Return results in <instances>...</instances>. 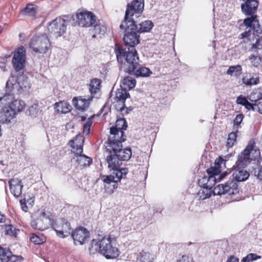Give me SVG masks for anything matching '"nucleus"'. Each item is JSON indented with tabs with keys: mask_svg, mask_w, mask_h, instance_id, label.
<instances>
[{
	"mask_svg": "<svg viewBox=\"0 0 262 262\" xmlns=\"http://www.w3.org/2000/svg\"><path fill=\"white\" fill-rule=\"evenodd\" d=\"M23 34H21V33L19 34V35L20 38L23 37Z\"/></svg>",
	"mask_w": 262,
	"mask_h": 262,
	"instance_id": "obj_59",
	"label": "nucleus"
},
{
	"mask_svg": "<svg viewBox=\"0 0 262 262\" xmlns=\"http://www.w3.org/2000/svg\"><path fill=\"white\" fill-rule=\"evenodd\" d=\"M130 96L129 94L127 92L125 89H120L117 90L116 92L115 99L117 101H121L122 103V106L120 108L121 112L125 108V100L129 97Z\"/></svg>",
	"mask_w": 262,
	"mask_h": 262,
	"instance_id": "obj_25",
	"label": "nucleus"
},
{
	"mask_svg": "<svg viewBox=\"0 0 262 262\" xmlns=\"http://www.w3.org/2000/svg\"><path fill=\"white\" fill-rule=\"evenodd\" d=\"M237 133L235 130L230 133L228 136L227 141L226 142V147L228 148L233 147L236 142Z\"/></svg>",
	"mask_w": 262,
	"mask_h": 262,
	"instance_id": "obj_38",
	"label": "nucleus"
},
{
	"mask_svg": "<svg viewBox=\"0 0 262 262\" xmlns=\"http://www.w3.org/2000/svg\"><path fill=\"white\" fill-rule=\"evenodd\" d=\"M0 251H2V250H1V246H0Z\"/></svg>",
	"mask_w": 262,
	"mask_h": 262,
	"instance_id": "obj_61",
	"label": "nucleus"
},
{
	"mask_svg": "<svg viewBox=\"0 0 262 262\" xmlns=\"http://www.w3.org/2000/svg\"><path fill=\"white\" fill-rule=\"evenodd\" d=\"M245 108L247 109L248 111L253 110L254 111L255 110V103H250L249 101L247 102V103L244 105Z\"/></svg>",
	"mask_w": 262,
	"mask_h": 262,
	"instance_id": "obj_50",
	"label": "nucleus"
},
{
	"mask_svg": "<svg viewBox=\"0 0 262 262\" xmlns=\"http://www.w3.org/2000/svg\"><path fill=\"white\" fill-rule=\"evenodd\" d=\"M255 110L257 108V111L262 114V101H259L255 103Z\"/></svg>",
	"mask_w": 262,
	"mask_h": 262,
	"instance_id": "obj_52",
	"label": "nucleus"
},
{
	"mask_svg": "<svg viewBox=\"0 0 262 262\" xmlns=\"http://www.w3.org/2000/svg\"><path fill=\"white\" fill-rule=\"evenodd\" d=\"M250 16L251 17H247L244 19V24L247 27H250L253 29L255 32L259 33V30L256 29L255 27V25L259 26L258 21L257 19V15L253 14L252 15Z\"/></svg>",
	"mask_w": 262,
	"mask_h": 262,
	"instance_id": "obj_26",
	"label": "nucleus"
},
{
	"mask_svg": "<svg viewBox=\"0 0 262 262\" xmlns=\"http://www.w3.org/2000/svg\"><path fill=\"white\" fill-rule=\"evenodd\" d=\"M92 124V119L89 118L83 125V134L88 135L90 133V128Z\"/></svg>",
	"mask_w": 262,
	"mask_h": 262,
	"instance_id": "obj_45",
	"label": "nucleus"
},
{
	"mask_svg": "<svg viewBox=\"0 0 262 262\" xmlns=\"http://www.w3.org/2000/svg\"><path fill=\"white\" fill-rule=\"evenodd\" d=\"M51 226L59 237L64 238L71 234L72 229L71 225L64 219L62 218L56 220L52 219Z\"/></svg>",
	"mask_w": 262,
	"mask_h": 262,
	"instance_id": "obj_10",
	"label": "nucleus"
},
{
	"mask_svg": "<svg viewBox=\"0 0 262 262\" xmlns=\"http://www.w3.org/2000/svg\"><path fill=\"white\" fill-rule=\"evenodd\" d=\"M248 100L247 99V98L245 97H244L242 95H240L239 96H238L237 98V99H236V103L238 104H241L242 105H245V104L247 103V102H248Z\"/></svg>",
	"mask_w": 262,
	"mask_h": 262,
	"instance_id": "obj_48",
	"label": "nucleus"
},
{
	"mask_svg": "<svg viewBox=\"0 0 262 262\" xmlns=\"http://www.w3.org/2000/svg\"><path fill=\"white\" fill-rule=\"evenodd\" d=\"M26 63V50L23 46L19 47L15 51L12 58V64L16 72L23 70Z\"/></svg>",
	"mask_w": 262,
	"mask_h": 262,
	"instance_id": "obj_15",
	"label": "nucleus"
},
{
	"mask_svg": "<svg viewBox=\"0 0 262 262\" xmlns=\"http://www.w3.org/2000/svg\"><path fill=\"white\" fill-rule=\"evenodd\" d=\"M72 102L74 106L80 111L86 110L90 105V100L83 98L82 97H74Z\"/></svg>",
	"mask_w": 262,
	"mask_h": 262,
	"instance_id": "obj_23",
	"label": "nucleus"
},
{
	"mask_svg": "<svg viewBox=\"0 0 262 262\" xmlns=\"http://www.w3.org/2000/svg\"><path fill=\"white\" fill-rule=\"evenodd\" d=\"M71 233L75 243H78L80 245L85 244L90 236V232L82 227L76 228Z\"/></svg>",
	"mask_w": 262,
	"mask_h": 262,
	"instance_id": "obj_17",
	"label": "nucleus"
},
{
	"mask_svg": "<svg viewBox=\"0 0 262 262\" xmlns=\"http://www.w3.org/2000/svg\"><path fill=\"white\" fill-rule=\"evenodd\" d=\"M89 251L91 254L99 252L107 259H113L119 255L118 248L113 246V238L110 235L104 236L101 239L92 240Z\"/></svg>",
	"mask_w": 262,
	"mask_h": 262,
	"instance_id": "obj_5",
	"label": "nucleus"
},
{
	"mask_svg": "<svg viewBox=\"0 0 262 262\" xmlns=\"http://www.w3.org/2000/svg\"><path fill=\"white\" fill-rule=\"evenodd\" d=\"M19 80L18 79L17 84L20 86V89L21 90H23L24 88H27V86L28 85V83L27 82V80H26L22 84H21L20 81H19Z\"/></svg>",
	"mask_w": 262,
	"mask_h": 262,
	"instance_id": "obj_53",
	"label": "nucleus"
},
{
	"mask_svg": "<svg viewBox=\"0 0 262 262\" xmlns=\"http://www.w3.org/2000/svg\"><path fill=\"white\" fill-rule=\"evenodd\" d=\"M15 114L8 106H5L0 111V123H8L15 117Z\"/></svg>",
	"mask_w": 262,
	"mask_h": 262,
	"instance_id": "obj_22",
	"label": "nucleus"
},
{
	"mask_svg": "<svg viewBox=\"0 0 262 262\" xmlns=\"http://www.w3.org/2000/svg\"><path fill=\"white\" fill-rule=\"evenodd\" d=\"M16 84H12L10 80L7 81L6 85V94L0 97V107L8 104V106L16 115V113L23 111L26 107V103L20 99H14L13 92Z\"/></svg>",
	"mask_w": 262,
	"mask_h": 262,
	"instance_id": "obj_6",
	"label": "nucleus"
},
{
	"mask_svg": "<svg viewBox=\"0 0 262 262\" xmlns=\"http://www.w3.org/2000/svg\"><path fill=\"white\" fill-rule=\"evenodd\" d=\"M123 84L125 86L126 88H128L129 89L134 88L136 83V81L135 79H133L130 77H126L123 79Z\"/></svg>",
	"mask_w": 262,
	"mask_h": 262,
	"instance_id": "obj_40",
	"label": "nucleus"
},
{
	"mask_svg": "<svg viewBox=\"0 0 262 262\" xmlns=\"http://www.w3.org/2000/svg\"><path fill=\"white\" fill-rule=\"evenodd\" d=\"M230 174V172H228L227 171H225L222 174H221L218 178L217 179V181H221L222 180H224L225 178H226L229 174Z\"/></svg>",
	"mask_w": 262,
	"mask_h": 262,
	"instance_id": "obj_51",
	"label": "nucleus"
},
{
	"mask_svg": "<svg viewBox=\"0 0 262 262\" xmlns=\"http://www.w3.org/2000/svg\"><path fill=\"white\" fill-rule=\"evenodd\" d=\"M6 217L4 214L0 212V224L5 222Z\"/></svg>",
	"mask_w": 262,
	"mask_h": 262,
	"instance_id": "obj_57",
	"label": "nucleus"
},
{
	"mask_svg": "<svg viewBox=\"0 0 262 262\" xmlns=\"http://www.w3.org/2000/svg\"><path fill=\"white\" fill-rule=\"evenodd\" d=\"M242 67L241 65L230 66L226 72V74L230 76L234 75L238 76L242 74Z\"/></svg>",
	"mask_w": 262,
	"mask_h": 262,
	"instance_id": "obj_36",
	"label": "nucleus"
},
{
	"mask_svg": "<svg viewBox=\"0 0 262 262\" xmlns=\"http://www.w3.org/2000/svg\"><path fill=\"white\" fill-rule=\"evenodd\" d=\"M153 26V23L151 21H144L140 24L139 29H137V32L139 34L140 33L149 32Z\"/></svg>",
	"mask_w": 262,
	"mask_h": 262,
	"instance_id": "obj_32",
	"label": "nucleus"
},
{
	"mask_svg": "<svg viewBox=\"0 0 262 262\" xmlns=\"http://www.w3.org/2000/svg\"><path fill=\"white\" fill-rule=\"evenodd\" d=\"M226 161L223 159L221 157H219L215 161L214 167H210V168H216L219 171V173L221 171V168L225 167V163Z\"/></svg>",
	"mask_w": 262,
	"mask_h": 262,
	"instance_id": "obj_43",
	"label": "nucleus"
},
{
	"mask_svg": "<svg viewBox=\"0 0 262 262\" xmlns=\"http://www.w3.org/2000/svg\"><path fill=\"white\" fill-rule=\"evenodd\" d=\"M227 262H239V259L234 255H232L228 258Z\"/></svg>",
	"mask_w": 262,
	"mask_h": 262,
	"instance_id": "obj_55",
	"label": "nucleus"
},
{
	"mask_svg": "<svg viewBox=\"0 0 262 262\" xmlns=\"http://www.w3.org/2000/svg\"><path fill=\"white\" fill-rule=\"evenodd\" d=\"M81 120H82V121H84V120H85V117H82V118H81Z\"/></svg>",
	"mask_w": 262,
	"mask_h": 262,
	"instance_id": "obj_60",
	"label": "nucleus"
},
{
	"mask_svg": "<svg viewBox=\"0 0 262 262\" xmlns=\"http://www.w3.org/2000/svg\"><path fill=\"white\" fill-rule=\"evenodd\" d=\"M9 261L10 262H20L19 258L14 255H12L11 257V259H10Z\"/></svg>",
	"mask_w": 262,
	"mask_h": 262,
	"instance_id": "obj_56",
	"label": "nucleus"
},
{
	"mask_svg": "<svg viewBox=\"0 0 262 262\" xmlns=\"http://www.w3.org/2000/svg\"><path fill=\"white\" fill-rule=\"evenodd\" d=\"M259 165L262 167V157L259 158Z\"/></svg>",
	"mask_w": 262,
	"mask_h": 262,
	"instance_id": "obj_58",
	"label": "nucleus"
},
{
	"mask_svg": "<svg viewBox=\"0 0 262 262\" xmlns=\"http://www.w3.org/2000/svg\"><path fill=\"white\" fill-rule=\"evenodd\" d=\"M91 33L93 38L101 37L106 32V27L102 24L99 20L96 19V22L92 26Z\"/></svg>",
	"mask_w": 262,
	"mask_h": 262,
	"instance_id": "obj_21",
	"label": "nucleus"
},
{
	"mask_svg": "<svg viewBox=\"0 0 262 262\" xmlns=\"http://www.w3.org/2000/svg\"><path fill=\"white\" fill-rule=\"evenodd\" d=\"M29 45L34 52L42 55L50 53L52 49L51 42L45 33L33 36Z\"/></svg>",
	"mask_w": 262,
	"mask_h": 262,
	"instance_id": "obj_7",
	"label": "nucleus"
},
{
	"mask_svg": "<svg viewBox=\"0 0 262 262\" xmlns=\"http://www.w3.org/2000/svg\"><path fill=\"white\" fill-rule=\"evenodd\" d=\"M132 156L126 159H124L122 154L117 153H109L107 156L106 161L108 164V168L111 170H113L112 174L103 177V181L107 184L112 182L118 183L122 179H124L128 173V169L126 168H121L123 161L129 160Z\"/></svg>",
	"mask_w": 262,
	"mask_h": 262,
	"instance_id": "obj_4",
	"label": "nucleus"
},
{
	"mask_svg": "<svg viewBox=\"0 0 262 262\" xmlns=\"http://www.w3.org/2000/svg\"><path fill=\"white\" fill-rule=\"evenodd\" d=\"M127 127V124L125 119L117 120L115 125L110 128V135L105 142L106 150L108 153L122 154L125 159L132 155L130 148H122V143L126 140L124 131Z\"/></svg>",
	"mask_w": 262,
	"mask_h": 262,
	"instance_id": "obj_3",
	"label": "nucleus"
},
{
	"mask_svg": "<svg viewBox=\"0 0 262 262\" xmlns=\"http://www.w3.org/2000/svg\"><path fill=\"white\" fill-rule=\"evenodd\" d=\"M257 178L262 181V167L259 165V169L257 173L255 174Z\"/></svg>",
	"mask_w": 262,
	"mask_h": 262,
	"instance_id": "obj_54",
	"label": "nucleus"
},
{
	"mask_svg": "<svg viewBox=\"0 0 262 262\" xmlns=\"http://www.w3.org/2000/svg\"><path fill=\"white\" fill-rule=\"evenodd\" d=\"M101 81L97 78L93 79L90 84L89 90L91 94H96L100 90Z\"/></svg>",
	"mask_w": 262,
	"mask_h": 262,
	"instance_id": "obj_37",
	"label": "nucleus"
},
{
	"mask_svg": "<svg viewBox=\"0 0 262 262\" xmlns=\"http://www.w3.org/2000/svg\"><path fill=\"white\" fill-rule=\"evenodd\" d=\"M67 25L66 20L60 17H57L49 24L48 31L55 37H59L66 32Z\"/></svg>",
	"mask_w": 262,
	"mask_h": 262,
	"instance_id": "obj_11",
	"label": "nucleus"
},
{
	"mask_svg": "<svg viewBox=\"0 0 262 262\" xmlns=\"http://www.w3.org/2000/svg\"><path fill=\"white\" fill-rule=\"evenodd\" d=\"M19 202L20 204L21 209L25 212H27L28 210V207L27 205L26 199H21Z\"/></svg>",
	"mask_w": 262,
	"mask_h": 262,
	"instance_id": "obj_49",
	"label": "nucleus"
},
{
	"mask_svg": "<svg viewBox=\"0 0 262 262\" xmlns=\"http://www.w3.org/2000/svg\"><path fill=\"white\" fill-rule=\"evenodd\" d=\"M37 6L33 4H28L26 7L21 10V12L24 15L35 17L37 13Z\"/></svg>",
	"mask_w": 262,
	"mask_h": 262,
	"instance_id": "obj_30",
	"label": "nucleus"
},
{
	"mask_svg": "<svg viewBox=\"0 0 262 262\" xmlns=\"http://www.w3.org/2000/svg\"><path fill=\"white\" fill-rule=\"evenodd\" d=\"M77 157L76 162L81 167L89 166L92 163V159L84 155L80 154L75 155Z\"/></svg>",
	"mask_w": 262,
	"mask_h": 262,
	"instance_id": "obj_28",
	"label": "nucleus"
},
{
	"mask_svg": "<svg viewBox=\"0 0 262 262\" xmlns=\"http://www.w3.org/2000/svg\"><path fill=\"white\" fill-rule=\"evenodd\" d=\"M239 192V189L237 183L231 177L226 183L219 184L213 189L214 195H227L231 198L238 194Z\"/></svg>",
	"mask_w": 262,
	"mask_h": 262,
	"instance_id": "obj_8",
	"label": "nucleus"
},
{
	"mask_svg": "<svg viewBox=\"0 0 262 262\" xmlns=\"http://www.w3.org/2000/svg\"><path fill=\"white\" fill-rule=\"evenodd\" d=\"M207 174H205L199 180L198 183L201 187H209L213 188L217 182L216 176L219 174L216 168H209L206 170Z\"/></svg>",
	"mask_w": 262,
	"mask_h": 262,
	"instance_id": "obj_13",
	"label": "nucleus"
},
{
	"mask_svg": "<svg viewBox=\"0 0 262 262\" xmlns=\"http://www.w3.org/2000/svg\"><path fill=\"white\" fill-rule=\"evenodd\" d=\"M177 262H193L191 257L188 255H183L177 259Z\"/></svg>",
	"mask_w": 262,
	"mask_h": 262,
	"instance_id": "obj_47",
	"label": "nucleus"
},
{
	"mask_svg": "<svg viewBox=\"0 0 262 262\" xmlns=\"http://www.w3.org/2000/svg\"><path fill=\"white\" fill-rule=\"evenodd\" d=\"M212 188H210L209 187H201V189L198 192V195L200 199L203 200L210 198L212 194L213 193V190H212Z\"/></svg>",
	"mask_w": 262,
	"mask_h": 262,
	"instance_id": "obj_31",
	"label": "nucleus"
},
{
	"mask_svg": "<svg viewBox=\"0 0 262 262\" xmlns=\"http://www.w3.org/2000/svg\"><path fill=\"white\" fill-rule=\"evenodd\" d=\"M55 108L58 113H67L71 111V105L66 101H62L55 103Z\"/></svg>",
	"mask_w": 262,
	"mask_h": 262,
	"instance_id": "obj_29",
	"label": "nucleus"
},
{
	"mask_svg": "<svg viewBox=\"0 0 262 262\" xmlns=\"http://www.w3.org/2000/svg\"><path fill=\"white\" fill-rule=\"evenodd\" d=\"M255 144L254 140H250L246 148L238 155V159L236 162V165L238 168H244L251 162L250 154L254 149Z\"/></svg>",
	"mask_w": 262,
	"mask_h": 262,
	"instance_id": "obj_14",
	"label": "nucleus"
},
{
	"mask_svg": "<svg viewBox=\"0 0 262 262\" xmlns=\"http://www.w3.org/2000/svg\"><path fill=\"white\" fill-rule=\"evenodd\" d=\"M115 53L119 63L125 67L126 72L136 77L149 76L152 72L146 67L141 66L139 63V57L136 49L125 51L121 45L116 43L115 46Z\"/></svg>",
	"mask_w": 262,
	"mask_h": 262,
	"instance_id": "obj_2",
	"label": "nucleus"
},
{
	"mask_svg": "<svg viewBox=\"0 0 262 262\" xmlns=\"http://www.w3.org/2000/svg\"><path fill=\"white\" fill-rule=\"evenodd\" d=\"M8 183L11 193L15 197L19 196L21 194L23 187L21 180L17 178H13L10 179Z\"/></svg>",
	"mask_w": 262,
	"mask_h": 262,
	"instance_id": "obj_20",
	"label": "nucleus"
},
{
	"mask_svg": "<svg viewBox=\"0 0 262 262\" xmlns=\"http://www.w3.org/2000/svg\"><path fill=\"white\" fill-rule=\"evenodd\" d=\"M251 63L255 67H257L261 63V59L260 56L251 55L250 57Z\"/></svg>",
	"mask_w": 262,
	"mask_h": 262,
	"instance_id": "obj_46",
	"label": "nucleus"
},
{
	"mask_svg": "<svg viewBox=\"0 0 262 262\" xmlns=\"http://www.w3.org/2000/svg\"><path fill=\"white\" fill-rule=\"evenodd\" d=\"M249 99L255 103L262 100V89H255L250 95Z\"/></svg>",
	"mask_w": 262,
	"mask_h": 262,
	"instance_id": "obj_34",
	"label": "nucleus"
},
{
	"mask_svg": "<svg viewBox=\"0 0 262 262\" xmlns=\"http://www.w3.org/2000/svg\"><path fill=\"white\" fill-rule=\"evenodd\" d=\"M144 0H134L128 3L126 6L124 21L120 25L121 30H124L123 41L126 47L123 50L125 51L135 49V47L140 42V35L137 32V21L134 18V16L138 18L141 15L144 10Z\"/></svg>",
	"mask_w": 262,
	"mask_h": 262,
	"instance_id": "obj_1",
	"label": "nucleus"
},
{
	"mask_svg": "<svg viewBox=\"0 0 262 262\" xmlns=\"http://www.w3.org/2000/svg\"><path fill=\"white\" fill-rule=\"evenodd\" d=\"M247 38V42H250L249 45L251 46V50L258 52L259 50H262V37H259L258 35L253 34L251 35V31H245L240 35L239 38Z\"/></svg>",
	"mask_w": 262,
	"mask_h": 262,
	"instance_id": "obj_16",
	"label": "nucleus"
},
{
	"mask_svg": "<svg viewBox=\"0 0 262 262\" xmlns=\"http://www.w3.org/2000/svg\"><path fill=\"white\" fill-rule=\"evenodd\" d=\"M52 219L48 217L44 210H37L32 216L30 223L31 227L40 231H43L51 225Z\"/></svg>",
	"mask_w": 262,
	"mask_h": 262,
	"instance_id": "obj_9",
	"label": "nucleus"
},
{
	"mask_svg": "<svg viewBox=\"0 0 262 262\" xmlns=\"http://www.w3.org/2000/svg\"><path fill=\"white\" fill-rule=\"evenodd\" d=\"M84 141V138L81 134L77 135L73 140L70 141L69 144L72 148L71 151L75 155L82 153Z\"/></svg>",
	"mask_w": 262,
	"mask_h": 262,
	"instance_id": "obj_18",
	"label": "nucleus"
},
{
	"mask_svg": "<svg viewBox=\"0 0 262 262\" xmlns=\"http://www.w3.org/2000/svg\"><path fill=\"white\" fill-rule=\"evenodd\" d=\"M76 18L78 25L85 28L92 27L97 19L96 16L92 12L86 10L77 12Z\"/></svg>",
	"mask_w": 262,
	"mask_h": 262,
	"instance_id": "obj_12",
	"label": "nucleus"
},
{
	"mask_svg": "<svg viewBox=\"0 0 262 262\" xmlns=\"http://www.w3.org/2000/svg\"><path fill=\"white\" fill-rule=\"evenodd\" d=\"M3 228L4 229L5 234L14 237H17V232L19 230L15 228L11 224H5L3 225Z\"/></svg>",
	"mask_w": 262,
	"mask_h": 262,
	"instance_id": "obj_33",
	"label": "nucleus"
},
{
	"mask_svg": "<svg viewBox=\"0 0 262 262\" xmlns=\"http://www.w3.org/2000/svg\"><path fill=\"white\" fill-rule=\"evenodd\" d=\"M240 168L234 170L232 174L231 179L235 180L236 183L246 181L250 176L247 170L240 169Z\"/></svg>",
	"mask_w": 262,
	"mask_h": 262,
	"instance_id": "obj_24",
	"label": "nucleus"
},
{
	"mask_svg": "<svg viewBox=\"0 0 262 262\" xmlns=\"http://www.w3.org/2000/svg\"><path fill=\"white\" fill-rule=\"evenodd\" d=\"M1 250H2V251H0V259L1 261L2 262H9L12 256L11 252L2 247Z\"/></svg>",
	"mask_w": 262,
	"mask_h": 262,
	"instance_id": "obj_39",
	"label": "nucleus"
},
{
	"mask_svg": "<svg viewBox=\"0 0 262 262\" xmlns=\"http://www.w3.org/2000/svg\"><path fill=\"white\" fill-rule=\"evenodd\" d=\"M258 5L256 0H246L241 5L242 12L247 16L252 15L256 13Z\"/></svg>",
	"mask_w": 262,
	"mask_h": 262,
	"instance_id": "obj_19",
	"label": "nucleus"
},
{
	"mask_svg": "<svg viewBox=\"0 0 262 262\" xmlns=\"http://www.w3.org/2000/svg\"><path fill=\"white\" fill-rule=\"evenodd\" d=\"M242 82L246 85H256L259 82V77L256 75L249 74L243 77Z\"/></svg>",
	"mask_w": 262,
	"mask_h": 262,
	"instance_id": "obj_27",
	"label": "nucleus"
},
{
	"mask_svg": "<svg viewBox=\"0 0 262 262\" xmlns=\"http://www.w3.org/2000/svg\"><path fill=\"white\" fill-rule=\"evenodd\" d=\"M137 260L138 262H152V258L149 252L142 251Z\"/></svg>",
	"mask_w": 262,
	"mask_h": 262,
	"instance_id": "obj_42",
	"label": "nucleus"
},
{
	"mask_svg": "<svg viewBox=\"0 0 262 262\" xmlns=\"http://www.w3.org/2000/svg\"><path fill=\"white\" fill-rule=\"evenodd\" d=\"M30 240L35 244L40 245L45 243L47 238L43 234L37 235L35 233H31L30 235Z\"/></svg>",
	"mask_w": 262,
	"mask_h": 262,
	"instance_id": "obj_35",
	"label": "nucleus"
},
{
	"mask_svg": "<svg viewBox=\"0 0 262 262\" xmlns=\"http://www.w3.org/2000/svg\"><path fill=\"white\" fill-rule=\"evenodd\" d=\"M244 116L242 114H239L236 115L235 119L233 120V129L235 130L236 132H238V129L241 127V123L243 120Z\"/></svg>",
	"mask_w": 262,
	"mask_h": 262,
	"instance_id": "obj_41",
	"label": "nucleus"
},
{
	"mask_svg": "<svg viewBox=\"0 0 262 262\" xmlns=\"http://www.w3.org/2000/svg\"><path fill=\"white\" fill-rule=\"evenodd\" d=\"M260 256L257 255L254 253H250L248 254L246 256L243 257L242 258V262H250L253 260H255L257 259L260 258Z\"/></svg>",
	"mask_w": 262,
	"mask_h": 262,
	"instance_id": "obj_44",
	"label": "nucleus"
}]
</instances>
